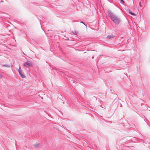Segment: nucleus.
<instances>
[{"label":"nucleus","mask_w":150,"mask_h":150,"mask_svg":"<svg viewBox=\"0 0 150 150\" xmlns=\"http://www.w3.org/2000/svg\"><path fill=\"white\" fill-rule=\"evenodd\" d=\"M108 16L116 25H118L121 22L120 18L110 10L108 11Z\"/></svg>","instance_id":"1"},{"label":"nucleus","mask_w":150,"mask_h":150,"mask_svg":"<svg viewBox=\"0 0 150 150\" xmlns=\"http://www.w3.org/2000/svg\"><path fill=\"white\" fill-rule=\"evenodd\" d=\"M33 65V63L30 61H27L25 62L23 64L24 66L28 68L31 67Z\"/></svg>","instance_id":"2"},{"label":"nucleus","mask_w":150,"mask_h":150,"mask_svg":"<svg viewBox=\"0 0 150 150\" xmlns=\"http://www.w3.org/2000/svg\"><path fill=\"white\" fill-rule=\"evenodd\" d=\"M18 72H19V74L21 76L22 78H25V76L22 73L20 67H19V69L18 70Z\"/></svg>","instance_id":"3"},{"label":"nucleus","mask_w":150,"mask_h":150,"mask_svg":"<svg viewBox=\"0 0 150 150\" xmlns=\"http://www.w3.org/2000/svg\"><path fill=\"white\" fill-rule=\"evenodd\" d=\"M127 11L131 15H133V16H135L136 14L132 13L131 11L129 8H127Z\"/></svg>","instance_id":"4"},{"label":"nucleus","mask_w":150,"mask_h":150,"mask_svg":"<svg viewBox=\"0 0 150 150\" xmlns=\"http://www.w3.org/2000/svg\"><path fill=\"white\" fill-rule=\"evenodd\" d=\"M115 37V36L112 35H108L107 36V38L109 39H110Z\"/></svg>","instance_id":"5"},{"label":"nucleus","mask_w":150,"mask_h":150,"mask_svg":"<svg viewBox=\"0 0 150 150\" xmlns=\"http://www.w3.org/2000/svg\"><path fill=\"white\" fill-rule=\"evenodd\" d=\"M40 144L39 143L35 144L34 145L35 147L37 148L39 146Z\"/></svg>","instance_id":"6"},{"label":"nucleus","mask_w":150,"mask_h":150,"mask_svg":"<svg viewBox=\"0 0 150 150\" xmlns=\"http://www.w3.org/2000/svg\"><path fill=\"white\" fill-rule=\"evenodd\" d=\"M3 66L4 67H10V66L9 65H7V64L4 65H3Z\"/></svg>","instance_id":"7"},{"label":"nucleus","mask_w":150,"mask_h":150,"mask_svg":"<svg viewBox=\"0 0 150 150\" xmlns=\"http://www.w3.org/2000/svg\"><path fill=\"white\" fill-rule=\"evenodd\" d=\"M120 3L122 4H124L125 2L123 0H120Z\"/></svg>","instance_id":"8"},{"label":"nucleus","mask_w":150,"mask_h":150,"mask_svg":"<svg viewBox=\"0 0 150 150\" xmlns=\"http://www.w3.org/2000/svg\"><path fill=\"white\" fill-rule=\"evenodd\" d=\"M81 23H83L84 25H85L86 27H87V25L85 24L84 22L83 21H81L80 22Z\"/></svg>","instance_id":"9"},{"label":"nucleus","mask_w":150,"mask_h":150,"mask_svg":"<svg viewBox=\"0 0 150 150\" xmlns=\"http://www.w3.org/2000/svg\"><path fill=\"white\" fill-rule=\"evenodd\" d=\"M2 77H3L1 73H0V78H2Z\"/></svg>","instance_id":"10"},{"label":"nucleus","mask_w":150,"mask_h":150,"mask_svg":"<svg viewBox=\"0 0 150 150\" xmlns=\"http://www.w3.org/2000/svg\"><path fill=\"white\" fill-rule=\"evenodd\" d=\"M74 34L75 35H76V31H74V32H73Z\"/></svg>","instance_id":"11"},{"label":"nucleus","mask_w":150,"mask_h":150,"mask_svg":"<svg viewBox=\"0 0 150 150\" xmlns=\"http://www.w3.org/2000/svg\"><path fill=\"white\" fill-rule=\"evenodd\" d=\"M139 5L140 6H141V4L140 3H139Z\"/></svg>","instance_id":"12"}]
</instances>
